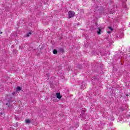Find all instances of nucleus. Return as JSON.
<instances>
[{
	"label": "nucleus",
	"mask_w": 130,
	"mask_h": 130,
	"mask_svg": "<svg viewBox=\"0 0 130 130\" xmlns=\"http://www.w3.org/2000/svg\"><path fill=\"white\" fill-rule=\"evenodd\" d=\"M75 15L76 14L74 11H70L69 12V17L70 18H73V17H74Z\"/></svg>",
	"instance_id": "nucleus-1"
},
{
	"label": "nucleus",
	"mask_w": 130,
	"mask_h": 130,
	"mask_svg": "<svg viewBox=\"0 0 130 130\" xmlns=\"http://www.w3.org/2000/svg\"><path fill=\"white\" fill-rule=\"evenodd\" d=\"M56 98L58 99H61V95H60V93H56Z\"/></svg>",
	"instance_id": "nucleus-2"
},
{
	"label": "nucleus",
	"mask_w": 130,
	"mask_h": 130,
	"mask_svg": "<svg viewBox=\"0 0 130 130\" xmlns=\"http://www.w3.org/2000/svg\"><path fill=\"white\" fill-rule=\"evenodd\" d=\"M108 30L107 32L109 34H110L111 33V31H112V28H111V27H108Z\"/></svg>",
	"instance_id": "nucleus-3"
},
{
	"label": "nucleus",
	"mask_w": 130,
	"mask_h": 130,
	"mask_svg": "<svg viewBox=\"0 0 130 130\" xmlns=\"http://www.w3.org/2000/svg\"><path fill=\"white\" fill-rule=\"evenodd\" d=\"M25 122L26 123H30V122H31V121L29 119H26Z\"/></svg>",
	"instance_id": "nucleus-4"
},
{
	"label": "nucleus",
	"mask_w": 130,
	"mask_h": 130,
	"mask_svg": "<svg viewBox=\"0 0 130 130\" xmlns=\"http://www.w3.org/2000/svg\"><path fill=\"white\" fill-rule=\"evenodd\" d=\"M16 91H21V87H20V86H18L17 88H16Z\"/></svg>",
	"instance_id": "nucleus-5"
},
{
	"label": "nucleus",
	"mask_w": 130,
	"mask_h": 130,
	"mask_svg": "<svg viewBox=\"0 0 130 130\" xmlns=\"http://www.w3.org/2000/svg\"><path fill=\"white\" fill-rule=\"evenodd\" d=\"M53 53L54 54H57V51L56 50H53Z\"/></svg>",
	"instance_id": "nucleus-6"
},
{
	"label": "nucleus",
	"mask_w": 130,
	"mask_h": 130,
	"mask_svg": "<svg viewBox=\"0 0 130 130\" xmlns=\"http://www.w3.org/2000/svg\"><path fill=\"white\" fill-rule=\"evenodd\" d=\"M99 31H97V33L99 34H101V29L100 28H98Z\"/></svg>",
	"instance_id": "nucleus-7"
},
{
	"label": "nucleus",
	"mask_w": 130,
	"mask_h": 130,
	"mask_svg": "<svg viewBox=\"0 0 130 130\" xmlns=\"http://www.w3.org/2000/svg\"><path fill=\"white\" fill-rule=\"evenodd\" d=\"M30 35H31V32H28L27 34L26 35V37H29L30 36Z\"/></svg>",
	"instance_id": "nucleus-8"
},
{
	"label": "nucleus",
	"mask_w": 130,
	"mask_h": 130,
	"mask_svg": "<svg viewBox=\"0 0 130 130\" xmlns=\"http://www.w3.org/2000/svg\"><path fill=\"white\" fill-rule=\"evenodd\" d=\"M81 88L82 89H83L85 88V84H82Z\"/></svg>",
	"instance_id": "nucleus-9"
},
{
	"label": "nucleus",
	"mask_w": 130,
	"mask_h": 130,
	"mask_svg": "<svg viewBox=\"0 0 130 130\" xmlns=\"http://www.w3.org/2000/svg\"><path fill=\"white\" fill-rule=\"evenodd\" d=\"M2 33H3L2 32H1V34H2Z\"/></svg>",
	"instance_id": "nucleus-10"
},
{
	"label": "nucleus",
	"mask_w": 130,
	"mask_h": 130,
	"mask_svg": "<svg viewBox=\"0 0 130 130\" xmlns=\"http://www.w3.org/2000/svg\"><path fill=\"white\" fill-rule=\"evenodd\" d=\"M13 94H14V92L13 93Z\"/></svg>",
	"instance_id": "nucleus-11"
}]
</instances>
